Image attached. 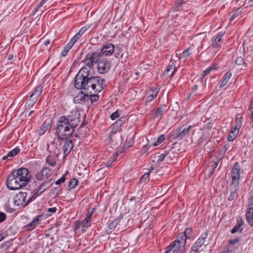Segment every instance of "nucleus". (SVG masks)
I'll use <instances>...</instances> for the list:
<instances>
[{
  "label": "nucleus",
  "instance_id": "obj_1",
  "mask_svg": "<svg viewBox=\"0 0 253 253\" xmlns=\"http://www.w3.org/2000/svg\"><path fill=\"white\" fill-rule=\"evenodd\" d=\"M76 128L65 120V116L60 117L57 121L56 132L59 139L64 140L70 137Z\"/></svg>",
  "mask_w": 253,
  "mask_h": 253
},
{
  "label": "nucleus",
  "instance_id": "obj_2",
  "mask_svg": "<svg viewBox=\"0 0 253 253\" xmlns=\"http://www.w3.org/2000/svg\"><path fill=\"white\" fill-rule=\"evenodd\" d=\"M95 81L93 80V77L89 76L85 77L84 79H81V82H78L77 80H74V85L76 88L78 89H84L86 91V92L91 93L92 91L94 92L93 83Z\"/></svg>",
  "mask_w": 253,
  "mask_h": 253
},
{
  "label": "nucleus",
  "instance_id": "obj_3",
  "mask_svg": "<svg viewBox=\"0 0 253 253\" xmlns=\"http://www.w3.org/2000/svg\"><path fill=\"white\" fill-rule=\"evenodd\" d=\"M11 173L19 179L25 186L28 183L31 177L29 170L26 168H20L18 169H13Z\"/></svg>",
  "mask_w": 253,
  "mask_h": 253
},
{
  "label": "nucleus",
  "instance_id": "obj_4",
  "mask_svg": "<svg viewBox=\"0 0 253 253\" xmlns=\"http://www.w3.org/2000/svg\"><path fill=\"white\" fill-rule=\"evenodd\" d=\"M101 56L98 51L89 52L80 64H85L88 67H92L94 64L98 63Z\"/></svg>",
  "mask_w": 253,
  "mask_h": 253
},
{
  "label": "nucleus",
  "instance_id": "obj_5",
  "mask_svg": "<svg viewBox=\"0 0 253 253\" xmlns=\"http://www.w3.org/2000/svg\"><path fill=\"white\" fill-rule=\"evenodd\" d=\"M26 192H20L16 194L13 199V202L15 205L25 207L29 203L35 199V198H32L31 196L28 199L26 200Z\"/></svg>",
  "mask_w": 253,
  "mask_h": 253
},
{
  "label": "nucleus",
  "instance_id": "obj_6",
  "mask_svg": "<svg viewBox=\"0 0 253 253\" xmlns=\"http://www.w3.org/2000/svg\"><path fill=\"white\" fill-rule=\"evenodd\" d=\"M19 179L10 173L7 177L6 182L7 187L11 190L19 189L25 185L19 181Z\"/></svg>",
  "mask_w": 253,
  "mask_h": 253
},
{
  "label": "nucleus",
  "instance_id": "obj_7",
  "mask_svg": "<svg viewBox=\"0 0 253 253\" xmlns=\"http://www.w3.org/2000/svg\"><path fill=\"white\" fill-rule=\"evenodd\" d=\"M186 243L184 241V238L179 239L178 237L173 242H172L168 247L169 250L173 253H181L185 248Z\"/></svg>",
  "mask_w": 253,
  "mask_h": 253
},
{
  "label": "nucleus",
  "instance_id": "obj_8",
  "mask_svg": "<svg viewBox=\"0 0 253 253\" xmlns=\"http://www.w3.org/2000/svg\"><path fill=\"white\" fill-rule=\"evenodd\" d=\"M231 175L232 181L230 185L236 187L239 186V181L240 178V168L238 163L236 162L234 165L231 171Z\"/></svg>",
  "mask_w": 253,
  "mask_h": 253
},
{
  "label": "nucleus",
  "instance_id": "obj_9",
  "mask_svg": "<svg viewBox=\"0 0 253 253\" xmlns=\"http://www.w3.org/2000/svg\"><path fill=\"white\" fill-rule=\"evenodd\" d=\"M65 119L70 125L76 128L80 122V113L77 110H73L70 113V114L65 116Z\"/></svg>",
  "mask_w": 253,
  "mask_h": 253
},
{
  "label": "nucleus",
  "instance_id": "obj_10",
  "mask_svg": "<svg viewBox=\"0 0 253 253\" xmlns=\"http://www.w3.org/2000/svg\"><path fill=\"white\" fill-rule=\"evenodd\" d=\"M191 128V126H189L188 127H184L183 126L179 127L172 133V136L176 140H181L189 134Z\"/></svg>",
  "mask_w": 253,
  "mask_h": 253
},
{
  "label": "nucleus",
  "instance_id": "obj_11",
  "mask_svg": "<svg viewBox=\"0 0 253 253\" xmlns=\"http://www.w3.org/2000/svg\"><path fill=\"white\" fill-rule=\"evenodd\" d=\"M52 170L47 167H44L36 175L37 182L42 181L49 179V176L52 174Z\"/></svg>",
  "mask_w": 253,
  "mask_h": 253
},
{
  "label": "nucleus",
  "instance_id": "obj_12",
  "mask_svg": "<svg viewBox=\"0 0 253 253\" xmlns=\"http://www.w3.org/2000/svg\"><path fill=\"white\" fill-rule=\"evenodd\" d=\"M52 179L49 178L42 181V182L40 183V185L38 187L37 192L32 196V198H35L36 199L39 195L49 188L52 185Z\"/></svg>",
  "mask_w": 253,
  "mask_h": 253
},
{
  "label": "nucleus",
  "instance_id": "obj_13",
  "mask_svg": "<svg viewBox=\"0 0 253 253\" xmlns=\"http://www.w3.org/2000/svg\"><path fill=\"white\" fill-rule=\"evenodd\" d=\"M82 68L79 71L75 78V80H77L79 83L81 82V79H84L85 77L91 76L89 72L92 67H88L85 64H82Z\"/></svg>",
  "mask_w": 253,
  "mask_h": 253
},
{
  "label": "nucleus",
  "instance_id": "obj_14",
  "mask_svg": "<svg viewBox=\"0 0 253 253\" xmlns=\"http://www.w3.org/2000/svg\"><path fill=\"white\" fill-rule=\"evenodd\" d=\"M110 68V62L104 59L99 60L97 64V71L101 74L107 73Z\"/></svg>",
  "mask_w": 253,
  "mask_h": 253
},
{
  "label": "nucleus",
  "instance_id": "obj_15",
  "mask_svg": "<svg viewBox=\"0 0 253 253\" xmlns=\"http://www.w3.org/2000/svg\"><path fill=\"white\" fill-rule=\"evenodd\" d=\"M208 234L207 233H203L201 234L199 239L192 246L191 251L193 252H198L202 246L205 245L206 240L207 238Z\"/></svg>",
  "mask_w": 253,
  "mask_h": 253
},
{
  "label": "nucleus",
  "instance_id": "obj_16",
  "mask_svg": "<svg viewBox=\"0 0 253 253\" xmlns=\"http://www.w3.org/2000/svg\"><path fill=\"white\" fill-rule=\"evenodd\" d=\"M114 51V45L111 43H106L99 51L102 56L111 55Z\"/></svg>",
  "mask_w": 253,
  "mask_h": 253
},
{
  "label": "nucleus",
  "instance_id": "obj_17",
  "mask_svg": "<svg viewBox=\"0 0 253 253\" xmlns=\"http://www.w3.org/2000/svg\"><path fill=\"white\" fill-rule=\"evenodd\" d=\"M93 80H95L93 85L94 93H97L103 89L105 81L103 79L99 77H93Z\"/></svg>",
  "mask_w": 253,
  "mask_h": 253
},
{
  "label": "nucleus",
  "instance_id": "obj_18",
  "mask_svg": "<svg viewBox=\"0 0 253 253\" xmlns=\"http://www.w3.org/2000/svg\"><path fill=\"white\" fill-rule=\"evenodd\" d=\"M42 219V215H38L35 217L31 222L25 225L23 228L27 231H32L40 223Z\"/></svg>",
  "mask_w": 253,
  "mask_h": 253
},
{
  "label": "nucleus",
  "instance_id": "obj_19",
  "mask_svg": "<svg viewBox=\"0 0 253 253\" xmlns=\"http://www.w3.org/2000/svg\"><path fill=\"white\" fill-rule=\"evenodd\" d=\"M176 71L175 61L171 60L169 63L167 68L165 71V73L167 74L169 77H172Z\"/></svg>",
  "mask_w": 253,
  "mask_h": 253
},
{
  "label": "nucleus",
  "instance_id": "obj_20",
  "mask_svg": "<svg viewBox=\"0 0 253 253\" xmlns=\"http://www.w3.org/2000/svg\"><path fill=\"white\" fill-rule=\"evenodd\" d=\"M65 139V140L63 146V151L64 155L67 156L70 153L73 149V143L71 140L68 139Z\"/></svg>",
  "mask_w": 253,
  "mask_h": 253
},
{
  "label": "nucleus",
  "instance_id": "obj_21",
  "mask_svg": "<svg viewBox=\"0 0 253 253\" xmlns=\"http://www.w3.org/2000/svg\"><path fill=\"white\" fill-rule=\"evenodd\" d=\"M91 217V212H88L85 218L81 222L82 232H85L86 229L90 226V220Z\"/></svg>",
  "mask_w": 253,
  "mask_h": 253
},
{
  "label": "nucleus",
  "instance_id": "obj_22",
  "mask_svg": "<svg viewBox=\"0 0 253 253\" xmlns=\"http://www.w3.org/2000/svg\"><path fill=\"white\" fill-rule=\"evenodd\" d=\"M85 97H87V98L89 97L91 103L97 101L99 99V96L97 94H93V92H92V93H89V94H86L84 96H82L80 99L79 98V96H77L74 98V100L75 101H76L77 100H79L80 99L82 101V100H85Z\"/></svg>",
  "mask_w": 253,
  "mask_h": 253
},
{
  "label": "nucleus",
  "instance_id": "obj_23",
  "mask_svg": "<svg viewBox=\"0 0 253 253\" xmlns=\"http://www.w3.org/2000/svg\"><path fill=\"white\" fill-rule=\"evenodd\" d=\"M223 33H220L218 34L217 36L215 38L214 42L211 45V47L214 49H216L218 50L221 47V42L222 40V37L223 36Z\"/></svg>",
  "mask_w": 253,
  "mask_h": 253
},
{
  "label": "nucleus",
  "instance_id": "obj_24",
  "mask_svg": "<svg viewBox=\"0 0 253 253\" xmlns=\"http://www.w3.org/2000/svg\"><path fill=\"white\" fill-rule=\"evenodd\" d=\"M192 229L188 228L185 230L184 234H179L177 237H178L180 239L183 238L184 241L186 243V239H191L192 237Z\"/></svg>",
  "mask_w": 253,
  "mask_h": 253
},
{
  "label": "nucleus",
  "instance_id": "obj_25",
  "mask_svg": "<svg viewBox=\"0 0 253 253\" xmlns=\"http://www.w3.org/2000/svg\"><path fill=\"white\" fill-rule=\"evenodd\" d=\"M246 219L248 223L253 226V207H248L246 213Z\"/></svg>",
  "mask_w": 253,
  "mask_h": 253
},
{
  "label": "nucleus",
  "instance_id": "obj_26",
  "mask_svg": "<svg viewBox=\"0 0 253 253\" xmlns=\"http://www.w3.org/2000/svg\"><path fill=\"white\" fill-rule=\"evenodd\" d=\"M230 194L228 198V200L231 201H233L236 197H237V192L238 191L239 186H232L230 185Z\"/></svg>",
  "mask_w": 253,
  "mask_h": 253
},
{
  "label": "nucleus",
  "instance_id": "obj_27",
  "mask_svg": "<svg viewBox=\"0 0 253 253\" xmlns=\"http://www.w3.org/2000/svg\"><path fill=\"white\" fill-rule=\"evenodd\" d=\"M45 162L50 167H53L56 165L57 159L54 155L51 154L46 157Z\"/></svg>",
  "mask_w": 253,
  "mask_h": 253
},
{
  "label": "nucleus",
  "instance_id": "obj_28",
  "mask_svg": "<svg viewBox=\"0 0 253 253\" xmlns=\"http://www.w3.org/2000/svg\"><path fill=\"white\" fill-rule=\"evenodd\" d=\"M239 129L232 127L228 137V139L230 141H233L235 139L239 133Z\"/></svg>",
  "mask_w": 253,
  "mask_h": 253
},
{
  "label": "nucleus",
  "instance_id": "obj_29",
  "mask_svg": "<svg viewBox=\"0 0 253 253\" xmlns=\"http://www.w3.org/2000/svg\"><path fill=\"white\" fill-rule=\"evenodd\" d=\"M168 110L167 106L164 105L162 106L158 107L155 111V117H159L162 116Z\"/></svg>",
  "mask_w": 253,
  "mask_h": 253
},
{
  "label": "nucleus",
  "instance_id": "obj_30",
  "mask_svg": "<svg viewBox=\"0 0 253 253\" xmlns=\"http://www.w3.org/2000/svg\"><path fill=\"white\" fill-rule=\"evenodd\" d=\"M42 91V86L39 85L35 89L34 91L30 95V98H35L38 99V97L41 95Z\"/></svg>",
  "mask_w": 253,
  "mask_h": 253
},
{
  "label": "nucleus",
  "instance_id": "obj_31",
  "mask_svg": "<svg viewBox=\"0 0 253 253\" xmlns=\"http://www.w3.org/2000/svg\"><path fill=\"white\" fill-rule=\"evenodd\" d=\"M232 76V73L230 72H227L223 77V79L221 81V83L219 85V87L221 88L224 86L229 81V79Z\"/></svg>",
  "mask_w": 253,
  "mask_h": 253
},
{
  "label": "nucleus",
  "instance_id": "obj_32",
  "mask_svg": "<svg viewBox=\"0 0 253 253\" xmlns=\"http://www.w3.org/2000/svg\"><path fill=\"white\" fill-rule=\"evenodd\" d=\"M243 221L242 220L240 221H238L237 224L232 229L231 231V233L235 234L238 231L241 232L243 230V228H241V227L243 225Z\"/></svg>",
  "mask_w": 253,
  "mask_h": 253
},
{
  "label": "nucleus",
  "instance_id": "obj_33",
  "mask_svg": "<svg viewBox=\"0 0 253 253\" xmlns=\"http://www.w3.org/2000/svg\"><path fill=\"white\" fill-rule=\"evenodd\" d=\"M218 68L217 64L214 63L212 64L211 66H210L207 69L203 72L202 75L203 76H206L210 74V73L215 70L217 69Z\"/></svg>",
  "mask_w": 253,
  "mask_h": 253
},
{
  "label": "nucleus",
  "instance_id": "obj_34",
  "mask_svg": "<svg viewBox=\"0 0 253 253\" xmlns=\"http://www.w3.org/2000/svg\"><path fill=\"white\" fill-rule=\"evenodd\" d=\"M158 92L159 90L157 88L152 90V93L147 96L146 101L149 102L152 101L157 96Z\"/></svg>",
  "mask_w": 253,
  "mask_h": 253
},
{
  "label": "nucleus",
  "instance_id": "obj_35",
  "mask_svg": "<svg viewBox=\"0 0 253 253\" xmlns=\"http://www.w3.org/2000/svg\"><path fill=\"white\" fill-rule=\"evenodd\" d=\"M73 45L74 44H73L71 42H69L64 47V50L61 52V56L62 57L66 56L67 55V53L71 49Z\"/></svg>",
  "mask_w": 253,
  "mask_h": 253
},
{
  "label": "nucleus",
  "instance_id": "obj_36",
  "mask_svg": "<svg viewBox=\"0 0 253 253\" xmlns=\"http://www.w3.org/2000/svg\"><path fill=\"white\" fill-rule=\"evenodd\" d=\"M49 128L50 126L49 123H47L46 121L44 122L39 130V133L41 135L44 134Z\"/></svg>",
  "mask_w": 253,
  "mask_h": 253
},
{
  "label": "nucleus",
  "instance_id": "obj_37",
  "mask_svg": "<svg viewBox=\"0 0 253 253\" xmlns=\"http://www.w3.org/2000/svg\"><path fill=\"white\" fill-rule=\"evenodd\" d=\"M235 63L237 65L243 66L244 68L247 66L246 63L244 62V58L241 56L238 57L236 58L235 60Z\"/></svg>",
  "mask_w": 253,
  "mask_h": 253
},
{
  "label": "nucleus",
  "instance_id": "obj_38",
  "mask_svg": "<svg viewBox=\"0 0 253 253\" xmlns=\"http://www.w3.org/2000/svg\"><path fill=\"white\" fill-rule=\"evenodd\" d=\"M223 156V155H218L216 157L215 159L214 160L213 164L212 165V168H213V170H214L217 167L219 162L222 159Z\"/></svg>",
  "mask_w": 253,
  "mask_h": 253
},
{
  "label": "nucleus",
  "instance_id": "obj_39",
  "mask_svg": "<svg viewBox=\"0 0 253 253\" xmlns=\"http://www.w3.org/2000/svg\"><path fill=\"white\" fill-rule=\"evenodd\" d=\"M120 221V218L119 217H117L114 219L111 223H110L109 225V228L110 229H114L116 226L118 224Z\"/></svg>",
  "mask_w": 253,
  "mask_h": 253
},
{
  "label": "nucleus",
  "instance_id": "obj_40",
  "mask_svg": "<svg viewBox=\"0 0 253 253\" xmlns=\"http://www.w3.org/2000/svg\"><path fill=\"white\" fill-rule=\"evenodd\" d=\"M165 140V136L163 134L159 136L157 139V141L153 143V146H156L162 143Z\"/></svg>",
  "mask_w": 253,
  "mask_h": 253
},
{
  "label": "nucleus",
  "instance_id": "obj_41",
  "mask_svg": "<svg viewBox=\"0 0 253 253\" xmlns=\"http://www.w3.org/2000/svg\"><path fill=\"white\" fill-rule=\"evenodd\" d=\"M243 117H240V118H237L235 122V125L234 127L239 129L242 124Z\"/></svg>",
  "mask_w": 253,
  "mask_h": 253
},
{
  "label": "nucleus",
  "instance_id": "obj_42",
  "mask_svg": "<svg viewBox=\"0 0 253 253\" xmlns=\"http://www.w3.org/2000/svg\"><path fill=\"white\" fill-rule=\"evenodd\" d=\"M78 180L76 178L72 179L69 183V188L70 189H74L75 186L78 184Z\"/></svg>",
  "mask_w": 253,
  "mask_h": 253
},
{
  "label": "nucleus",
  "instance_id": "obj_43",
  "mask_svg": "<svg viewBox=\"0 0 253 253\" xmlns=\"http://www.w3.org/2000/svg\"><path fill=\"white\" fill-rule=\"evenodd\" d=\"M19 152L20 149L18 148H16L9 151L8 153V156H9V157H14L16 156L17 154H18Z\"/></svg>",
  "mask_w": 253,
  "mask_h": 253
},
{
  "label": "nucleus",
  "instance_id": "obj_44",
  "mask_svg": "<svg viewBox=\"0 0 253 253\" xmlns=\"http://www.w3.org/2000/svg\"><path fill=\"white\" fill-rule=\"evenodd\" d=\"M169 154V152H168V151H166L165 152V153L161 154L159 156V159L157 160V162L158 163H160V162H162L165 159V158L167 156H168Z\"/></svg>",
  "mask_w": 253,
  "mask_h": 253
},
{
  "label": "nucleus",
  "instance_id": "obj_45",
  "mask_svg": "<svg viewBox=\"0 0 253 253\" xmlns=\"http://www.w3.org/2000/svg\"><path fill=\"white\" fill-rule=\"evenodd\" d=\"M82 37L78 33H77L70 40V42H71L73 44H75L78 40Z\"/></svg>",
  "mask_w": 253,
  "mask_h": 253
},
{
  "label": "nucleus",
  "instance_id": "obj_46",
  "mask_svg": "<svg viewBox=\"0 0 253 253\" xmlns=\"http://www.w3.org/2000/svg\"><path fill=\"white\" fill-rule=\"evenodd\" d=\"M120 117V113L118 110L116 111L111 114L110 118L112 120H115Z\"/></svg>",
  "mask_w": 253,
  "mask_h": 253
},
{
  "label": "nucleus",
  "instance_id": "obj_47",
  "mask_svg": "<svg viewBox=\"0 0 253 253\" xmlns=\"http://www.w3.org/2000/svg\"><path fill=\"white\" fill-rule=\"evenodd\" d=\"M149 172H147L144 173L140 178V181L141 182H145L147 180L149 179Z\"/></svg>",
  "mask_w": 253,
  "mask_h": 253
},
{
  "label": "nucleus",
  "instance_id": "obj_48",
  "mask_svg": "<svg viewBox=\"0 0 253 253\" xmlns=\"http://www.w3.org/2000/svg\"><path fill=\"white\" fill-rule=\"evenodd\" d=\"M89 28V26L85 25L82 27L78 32L81 36H82Z\"/></svg>",
  "mask_w": 253,
  "mask_h": 253
},
{
  "label": "nucleus",
  "instance_id": "obj_49",
  "mask_svg": "<svg viewBox=\"0 0 253 253\" xmlns=\"http://www.w3.org/2000/svg\"><path fill=\"white\" fill-rule=\"evenodd\" d=\"M89 28V26L85 25L82 27L78 32L81 36H82Z\"/></svg>",
  "mask_w": 253,
  "mask_h": 253
},
{
  "label": "nucleus",
  "instance_id": "obj_50",
  "mask_svg": "<svg viewBox=\"0 0 253 253\" xmlns=\"http://www.w3.org/2000/svg\"><path fill=\"white\" fill-rule=\"evenodd\" d=\"M89 28V26L85 25L82 27L78 32L81 36H82Z\"/></svg>",
  "mask_w": 253,
  "mask_h": 253
},
{
  "label": "nucleus",
  "instance_id": "obj_51",
  "mask_svg": "<svg viewBox=\"0 0 253 253\" xmlns=\"http://www.w3.org/2000/svg\"><path fill=\"white\" fill-rule=\"evenodd\" d=\"M182 2L179 1L178 2H176L175 4V5L172 7V9L174 11H178L180 10L179 6L182 4Z\"/></svg>",
  "mask_w": 253,
  "mask_h": 253
},
{
  "label": "nucleus",
  "instance_id": "obj_52",
  "mask_svg": "<svg viewBox=\"0 0 253 253\" xmlns=\"http://www.w3.org/2000/svg\"><path fill=\"white\" fill-rule=\"evenodd\" d=\"M66 174L63 175L61 178L56 181L55 184L57 185H59L61 183H62L65 182L66 178H65Z\"/></svg>",
  "mask_w": 253,
  "mask_h": 253
},
{
  "label": "nucleus",
  "instance_id": "obj_53",
  "mask_svg": "<svg viewBox=\"0 0 253 253\" xmlns=\"http://www.w3.org/2000/svg\"><path fill=\"white\" fill-rule=\"evenodd\" d=\"M37 100L35 98H30V100L28 101V107L33 106L36 102Z\"/></svg>",
  "mask_w": 253,
  "mask_h": 253
},
{
  "label": "nucleus",
  "instance_id": "obj_54",
  "mask_svg": "<svg viewBox=\"0 0 253 253\" xmlns=\"http://www.w3.org/2000/svg\"><path fill=\"white\" fill-rule=\"evenodd\" d=\"M6 214L2 212H0V223L4 221L6 219Z\"/></svg>",
  "mask_w": 253,
  "mask_h": 253
},
{
  "label": "nucleus",
  "instance_id": "obj_55",
  "mask_svg": "<svg viewBox=\"0 0 253 253\" xmlns=\"http://www.w3.org/2000/svg\"><path fill=\"white\" fill-rule=\"evenodd\" d=\"M8 235L7 232L5 231L0 234V242L5 239Z\"/></svg>",
  "mask_w": 253,
  "mask_h": 253
},
{
  "label": "nucleus",
  "instance_id": "obj_56",
  "mask_svg": "<svg viewBox=\"0 0 253 253\" xmlns=\"http://www.w3.org/2000/svg\"><path fill=\"white\" fill-rule=\"evenodd\" d=\"M229 146L228 145H225L223 148L219 151L220 153H222L223 155L228 150Z\"/></svg>",
  "mask_w": 253,
  "mask_h": 253
},
{
  "label": "nucleus",
  "instance_id": "obj_57",
  "mask_svg": "<svg viewBox=\"0 0 253 253\" xmlns=\"http://www.w3.org/2000/svg\"><path fill=\"white\" fill-rule=\"evenodd\" d=\"M54 190L56 192V195H59L61 192H62V189L60 186H58L54 188Z\"/></svg>",
  "mask_w": 253,
  "mask_h": 253
},
{
  "label": "nucleus",
  "instance_id": "obj_58",
  "mask_svg": "<svg viewBox=\"0 0 253 253\" xmlns=\"http://www.w3.org/2000/svg\"><path fill=\"white\" fill-rule=\"evenodd\" d=\"M182 55H183V56L184 57H188L190 55V52H189V49H187L185 50L182 52Z\"/></svg>",
  "mask_w": 253,
  "mask_h": 253
},
{
  "label": "nucleus",
  "instance_id": "obj_59",
  "mask_svg": "<svg viewBox=\"0 0 253 253\" xmlns=\"http://www.w3.org/2000/svg\"><path fill=\"white\" fill-rule=\"evenodd\" d=\"M239 241V239L238 238H236L232 240H230L229 241V243L231 245L235 244L238 243Z\"/></svg>",
  "mask_w": 253,
  "mask_h": 253
},
{
  "label": "nucleus",
  "instance_id": "obj_60",
  "mask_svg": "<svg viewBox=\"0 0 253 253\" xmlns=\"http://www.w3.org/2000/svg\"><path fill=\"white\" fill-rule=\"evenodd\" d=\"M57 211V208L56 207L50 208H48L47 210V212H49L51 213H55Z\"/></svg>",
  "mask_w": 253,
  "mask_h": 253
},
{
  "label": "nucleus",
  "instance_id": "obj_61",
  "mask_svg": "<svg viewBox=\"0 0 253 253\" xmlns=\"http://www.w3.org/2000/svg\"><path fill=\"white\" fill-rule=\"evenodd\" d=\"M249 110L251 112H253V99L251 101L250 104L249 105Z\"/></svg>",
  "mask_w": 253,
  "mask_h": 253
},
{
  "label": "nucleus",
  "instance_id": "obj_62",
  "mask_svg": "<svg viewBox=\"0 0 253 253\" xmlns=\"http://www.w3.org/2000/svg\"><path fill=\"white\" fill-rule=\"evenodd\" d=\"M253 207V196H252L249 201V204L248 205V207Z\"/></svg>",
  "mask_w": 253,
  "mask_h": 253
},
{
  "label": "nucleus",
  "instance_id": "obj_63",
  "mask_svg": "<svg viewBox=\"0 0 253 253\" xmlns=\"http://www.w3.org/2000/svg\"><path fill=\"white\" fill-rule=\"evenodd\" d=\"M49 0H42L39 4V7H42L44 3L47 2Z\"/></svg>",
  "mask_w": 253,
  "mask_h": 253
},
{
  "label": "nucleus",
  "instance_id": "obj_64",
  "mask_svg": "<svg viewBox=\"0 0 253 253\" xmlns=\"http://www.w3.org/2000/svg\"><path fill=\"white\" fill-rule=\"evenodd\" d=\"M237 16V15L236 13H234L230 18L229 21L231 22Z\"/></svg>",
  "mask_w": 253,
  "mask_h": 253
}]
</instances>
